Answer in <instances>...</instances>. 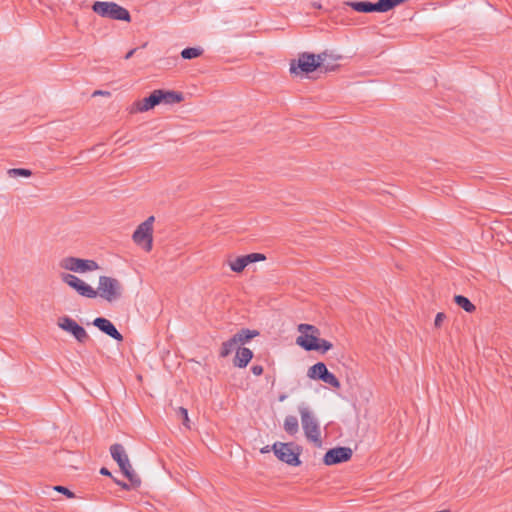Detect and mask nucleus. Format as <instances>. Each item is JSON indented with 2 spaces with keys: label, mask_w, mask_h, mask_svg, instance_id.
Returning <instances> with one entry per match:
<instances>
[{
  "label": "nucleus",
  "mask_w": 512,
  "mask_h": 512,
  "mask_svg": "<svg viewBox=\"0 0 512 512\" xmlns=\"http://www.w3.org/2000/svg\"><path fill=\"white\" fill-rule=\"evenodd\" d=\"M327 372L326 365L323 362H318L309 368L307 375L311 379L322 380Z\"/></svg>",
  "instance_id": "nucleus-17"
},
{
  "label": "nucleus",
  "mask_w": 512,
  "mask_h": 512,
  "mask_svg": "<svg viewBox=\"0 0 512 512\" xmlns=\"http://www.w3.org/2000/svg\"><path fill=\"white\" fill-rule=\"evenodd\" d=\"M238 345L235 337H231L229 340L222 343V347L220 350V356L221 357H227L230 355V353L235 349V347Z\"/></svg>",
  "instance_id": "nucleus-21"
},
{
  "label": "nucleus",
  "mask_w": 512,
  "mask_h": 512,
  "mask_svg": "<svg viewBox=\"0 0 512 512\" xmlns=\"http://www.w3.org/2000/svg\"><path fill=\"white\" fill-rule=\"evenodd\" d=\"M115 483L124 490H130L132 488L131 485L126 482L115 480Z\"/></svg>",
  "instance_id": "nucleus-35"
},
{
  "label": "nucleus",
  "mask_w": 512,
  "mask_h": 512,
  "mask_svg": "<svg viewBox=\"0 0 512 512\" xmlns=\"http://www.w3.org/2000/svg\"><path fill=\"white\" fill-rule=\"evenodd\" d=\"M445 318H446V316L444 313H442V312L437 313V315L435 317V321H434L435 327H437V328L440 327Z\"/></svg>",
  "instance_id": "nucleus-33"
},
{
  "label": "nucleus",
  "mask_w": 512,
  "mask_h": 512,
  "mask_svg": "<svg viewBox=\"0 0 512 512\" xmlns=\"http://www.w3.org/2000/svg\"><path fill=\"white\" fill-rule=\"evenodd\" d=\"M54 490L60 492V493H63L65 494L68 498H74L75 495L72 491H70L68 488L64 487V486H55L54 487Z\"/></svg>",
  "instance_id": "nucleus-31"
},
{
  "label": "nucleus",
  "mask_w": 512,
  "mask_h": 512,
  "mask_svg": "<svg viewBox=\"0 0 512 512\" xmlns=\"http://www.w3.org/2000/svg\"><path fill=\"white\" fill-rule=\"evenodd\" d=\"M92 10L103 18L125 22L131 21L129 11L115 2L96 1L92 5Z\"/></svg>",
  "instance_id": "nucleus-2"
},
{
  "label": "nucleus",
  "mask_w": 512,
  "mask_h": 512,
  "mask_svg": "<svg viewBox=\"0 0 512 512\" xmlns=\"http://www.w3.org/2000/svg\"><path fill=\"white\" fill-rule=\"evenodd\" d=\"M98 95H102V96H110V92L109 91H103V90H96L93 92L92 96H98Z\"/></svg>",
  "instance_id": "nucleus-36"
},
{
  "label": "nucleus",
  "mask_w": 512,
  "mask_h": 512,
  "mask_svg": "<svg viewBox=\"0 0 512 512\" xmlns=\"http://www.w3.org/2000/svg\"><path fill=\"white\" fill-rule=\"evenodd\" d=\"M59 268L73 273L85 274L96 271L100 268L99 264L92 259H83L74 256H66L59 260Z\"/></svg>",
  "instance_id": "nucleus-3"
},
{
  "label": "nucleus",
  "mask_w": 512,
  "mask_h": 512,
  "mask_svg": "<svg viewBox=\"0 0 512 512\" xmlns=\"http://www.w3.org/2000/svg\"><path fill=\"white\" fill-rule=\"evenodd\" d=\"M123 474L128 478L130 481V485L132 488H138L141 485V479L140 477L134 472L133 468L131 467L127 471L123 472Z\"/></svg>",
  "instance_id": "nucleus-25"
},
{
  "label": "nucleus",
  "mask_w": 512,
  "mask_h": 512,
  "mask_svg": "<svg viewBox=\"0 0 512 512\" xmlns=\"http://www.w3.org/2000/svg\"><path fill=\"white\" fill-rule=\"evenodd\" d=\"M8 174L11 177H16V176L29 177V176H31L32 172L30 170L24 169V168H14V169H10L8 171Z\"/></svg>",
  "instance_id": "nucleus-27"
},
{
  "label": "nucleus",
  "mask_w": 512,
  "mask_h": 512,
  "mask_svg": "<svg viewBox=\"0 0 512 512\" xmlns=\"http://www.w3.org/2000/svg\"><path fill=\"white\" fill-rule=\"evenodd\" d=\"M286 398H287V395H286V394H281V395H279L278 400H279L280 402H283Z\"/></svg>",
  "instance_id": "nucleus-41"
},
{
  "label": "nucleus",
  "mask_w": 512,
  "mask_h": 512,
  "mask_svg": "<svg viewBox=\"0 0 512 512\" xmlns=\"http://www.w3.org/2000/svg\"><path fill=\"white\" fill-rule=\"evenodd\" d=\"M136 50H137V49H136V48H134V49H131L130 51H128V52H127V54L125 55V59H126V60L130 59V58L134 55V53L136 52Z\"/></svg>",
  "instance_id": "nucleus-37"
},
{
  "label": "nucleus",
  "mask_w": 512,
  "mask_h": 512,
  "mask_svg": "<svg viewBox=\"0 0 512 512\" xmlns=\"http://www.w3.org/2000/svg\"><path fill=\"white\" fill-rule=\"evenodd\" d=\"M332 347H333V344L331 342H329L325 339L318 338L316 351H321L322 353H325L328 350H330Z\"/></svg>",
  "instance_id": "nucleus-29"
},
{
  "label": "nucleus",
  "mask_w": 512,
  "mask_h": 512,
  "mask_svg": "<svg viewBox=\"0 0 512 512\" xmlns=\"http://www.w3.org/2000/svg\"><path fill=\"white\" fill-rule=\"evenodd\" d=\"M324 383L331 385L334 388L340 387V381L337 379V377L331 373L329 370L326 374H324V377L322 380Z\"/></svg>",
  "instance_id": "nucleus-26"
},
{
  "label": "nucleus",
  "mask_w": 512,
  "mask_h": 512,
  "mask_svg": "<svg viewBox=\"0 0 512 512\" xmlns=\"http://www.w3.org/2000/svg\"><path fill=\"white\" fill-rule=\"evenodd\" d=\"M157 90H154L148 97L136 101L130 108V113L146 112L159 105Z\"/></svg>",
  "instance_id": "nucleus-12"
},
{
  "label": "nucleus",
  "mask_w": 512,
  "mask_h": 512,
  "mask_svg": "<svg viewBox=\"0 0 512 512\" xmlns=\"http://www.w3.org/2000/svg\"><path fill=\"white\" fill-rule=\"evenodd\" d=\"M347 5H349L352 9H354L357 12H362V13L377 12L376 3H372V2H368V1L348 2Z\"/></svg>",
  "instance_id": "nucleus-16"
},
{
  "label": "nucleus",
  "mask_w": 512,
  "mask_h": 512,
  "mask_svg": "<svg viewBox=\"0 0 512 512\" xmlns=\"http://www.w3.org/2000/svg\"><path fill=\"white\" fill-rule=\"evenodd\" d=\"M110 453L112 458L117 462L122 472L127 471L132 467L129 458L125 452L124 447L121 444H113L110 447Z\"/></svg>",
  "instance_id": "nucleus-13"
},
{
  "label": "nucleus",
  "mask_w": 512,
  "mask_h": 512,
  "mask_svg": "<svg viewBox=\"0 0 512 512\" xmlns=\"http://www.w3.org/2000/svg\"><path fill=\"white\" fill-rule=\"evenodd\" d=\"M93 325L114 340L118 342L123 341L122 334L117 330L115 325L110 320L104 317H97L94 319Z\"/></svg>",
  "instance_id": "nucleus-11"
},
{
  "label": "nucleus",
  "mask_w": 512,
  "mask_h": 512,
  "mask_svg": "<svg viewBox=\"0 0 512 512\" xmlns=\"http://www.w3.org/2000/svg\"><path fill=\"white\" fill-rule=\"evenodd\" d=\"M244 257H245L247 265H249L250 263L258 262V261H263L266 258L265 255L261 254V253H251V254L245 255Z\"/></svg>",
  "instance_id": "nucleus-28"
},
{
  "label": "nucleus",
  "mask_w": 512,
  "mask_h": 512,
  "mask_svg": "<svg viewBox=\"0 0 512 512\" xmlns=\"http://www.w3.org/2000/svg\"><path fill=\"white\" fill-rule=\"evenodd\" d=\"M455 303L460 306L464 311L472 313L476 310L475 305L465 296L456 295L454 297Z\"/></svg>",
  "instance_id": "nucleus-20"
},
{
  "label": "nucleus",
  "mask_w": 512,
  "mask_h": 512,
  "mask_svg": "<svg viewBox=\"0 0 512 512\" xmlns=\"http://www.w3.org/2000/svg\"><path fill=\"white\" fill-rule=\"evenodd\" d=\"M177 416L182 419L183 425L189 428V417L187 409L184 407H179L177 410Z\"/></svg>",
  "instance_id": "nucleus-30"
},
{
  "label": "nucleus",
  "mask_w": 512,
  "mask_h": 512,
  "mask_svg": "<svg viewBox=\"0 0 512 512\" xmlns=\"http://www.w3.org/2000/svg\"><path fill=\"white\" fill-rule=\"evenodd\" d=\"M406 0H398V4L405 2Z\"/></svg>",
  "instance_id": "nucleus-43"
},
{
  "label": "nucleus",
  "mask_w": 512,
  "mask_h": 512,
  "mask_svg": "<svg viewBox=\"0 0 512 512\" xmlns=\"http://www.w3.org/2000/svg\"><path fill=\"white\" fill-rule=\"evenodd\" d=\"M298 331L300 335L296 338V344L306 351L317 350L319 329L310 324H299Z\"/></svg>",
  "instance_id": "nucleus-6"
},
{
  "label": "nucleus",
  "mask_w": 512,
  "mask_h": 512,
  "mask_svg": "<svg viewBox=\"0 0 512 512\" xmlns=\"http://www.w3.org/2000/svg\"><path fill=\"white\" fill-rule=\"evenodd\" d=\"M100 473H101L102 475H105V476H111L110 471H109L106 467H102V468L100 469Z\"/></svg>",
  "instance_id": "nucleus-38"
},
{
  "label": "nucleus",
  "mask_w": 512,
  "mask_h": 512,
  "mask_svg": "<svg viewBox=\"0 0 512 512\" xmlns=\"http://www.w3.org/2000/svg\"><path fill=\"white\" fill-rule=\"evenodd\" d=\"M275 456L282 462L290 466H299L300 448L294 443L276 442L271 446Z\"/></svg>",
  "instance_id": "nucleus-5"
},
{
  "label": "nucleus",
  "mask_w": 512,
  "mask_h": 512,
  "mask_svg": "<svg viewBox=\"0 0 512 512\" xmlns=\"http://www.w3.org/2000/svg\"><path fill=\"white\" fill-rule=\"evenodd\" d=\"M229 266L231 268L232 271L236 272V273H240L242 272L248 265L246 263V260H245V257L244 256H240V257H237L234 261H231L229 263Z\"/></svg>",
  "instance_id": "nucleus-24"
},
{
  "label": "nucleus",
  "mask_w": 512,
  "mask_h": 512,
  "mask_svg": "<svg viewBox=\"0 0 512 512\" xmlns=\"http://www.w3.org/2000/svg\"><path fill=\"white\" fill-rule=\"evenodd\" d=\"M60 278L65 284L76 290L77 293L83 297L93 299L99 296L109 303L117 302L123 297L124 287L118 279L113 277L100 276L97 289H94L83 280L70 273H61Z\"/></svg>",
  "instance_id": "nucleus-1"
},
{
  "label": "nucleus",
  "mask_w": 512,
  "mask_h": 512,
  "mask_svg": "<svg viewBox=\"0 0 512 512\" xmlns=\"http://www.w3.org/2000/svg\"><path fill=\"white\" fill-rule=\"evenodd\" d=\"M322 67H324L325 71L334 70V66H331V64H324Z\"/></svg>",
  "instance_id": "nucleus-39"
},
{
  "label": "nucleus",
  "mask_w": 512,
  "mask_h": 512,
  "mask_svg": "<svg viewBox=\"0 0 512 512\" xmlns=\"http://www.w3.org/2000/svg\"><path fill=\"white\" fill-rule=\"evenodd\" d=\"M57 325L63 331L70 333L79 343H85L89 339L86 330L68 316L58 318Z\"/></svg>",
  "instance_id": "nucleus-9"
},
{
  "label": "nucleus",
  "mask_w": 512,
  "mask_h": 512,
  "mask_svg": "<svg viewBox=\"0 0 512 512\" xmlns=\"http://www.w3.org/2000/svg\"><path fill=\"white\" fill-rule=\"evenodd\" d=\"M313 5H314V7H316V8H321V5H320V4H313Z\"/></svg>",
  "instance_id": "nucleus-42"
},
{
  "label": "nucleus",
  "mask_w": 512,
  "mask_h": 512,
  "mask_svg": "<svg viewBox=\"0 0 512 512\" xmlns=\"http://www.w3.org/2000/svg\"><path fill=\"white\" fill-rule=\"evenodd\" d=\"M251 371L254 375L259 376L263 373V367L261 365H253Z\"/></svg>",
  "instance_id": "nucleus-34"
},
{
  "label": "nucleus",
  "mask_w": 512,
  "mask_h": 512,
  "mask_svg": "<svg viewBox=\"0 0 512 512\" xmlns=\"http://www.w3.org/2000/svg\"><path fill=\"white\" fill-rule=\"evenodd\" d=\"M298 411L301 416V423L305 433V436L308 440L321 444L320 439V427L317 419L314 417L313 413L309 410L305 405H300L298 407Z\"/></svg>",
  "instance_id": "nucleus-4"
},
{
  "label": "nucleus",
  "mask_w": 512,
  "mask_h": 512,
  "mask_svg": "<svg viewBox=\"0 0 512 512\" xmlns=\"http://www.w3.org/2000/svg\"><path fill=\"white\" fill-rule=\"evenodd\" d=\"M316 61V55L313 53H301L297 60H292L290 63V72L292 74L311 73L319 68V63Z\"/></svg>",
  "instance_id": "nucleus-8"
},
{
  "label": "nucleus",
  "mask_w": 512,
  "mask_h": 512,
  "mask_svg": "<svg viewBox=\"0 0 512 512\" xmlns=\"http://www.w3.org/2000/svg\"><path fill=\"white\" fill-rule=\"evenodd\" d=\"M258 331L256 330H250V329H241L239 332H237L234 337L237 341V343L245 344L252 338L256 337L258 335Z\"/></svg>",
  "instance_id": "nucleus-19"
},
{
  "label": "nucleus",
  "mask_w": 512,
  "mask_h": 512,
  "mask_svg": "<svg viewBox=\"0 0 512 512\" xmlns=\"http://www.w3.org/2000/svg\"><path fill=\"white\" fill-rule=\"evenodd\" d=\"M270 449H272L270 446H265L264 448L261 449V453H268Z\"/></svg>",
  "instance_id": "nucleus-40"
},
{
  "label": "nucleus",
  "mask_w": 512,
  "mask_h": 512,
  "mask_svg": "<svg viewBox=\"0 0 512 512\" xmlns=\"http://www.w3.org/2000/svg\"><path fill=\"white\" fill-rule=\"evenodd\" d=\"M327 57H328V53L326 51L316 55L315 62L319 63V68H321L325 64Z\"/></svg>",
  "instance_id": "nucleus-32"
},
{
  "label": "nucleus",
  "mask_w": 512,
  "mask_h": 512,
  "mask_svg": "<svg viewBox=\"0 0 512 512\" xmlns=\"http://www.w3.org/2000/svg\"><path fill=\"white\" fill-rule=\"evenodd\" d=\"M159 102L164 104L180 103L183 100V94L175 91L157 90Z\"/></svg>",
  "instance_id": "nucleus-14"
},
{
  "label": "nucleus",
  "mask_w": 512,
  "mask_h": 512,
  "mask_svg": "<svg viewBox=\"0 0 512 512\" xmlns=\"http://www.w3.org/2000/svg\"><path fill=\"white\" fill-rule=\"evenodd\" d=\"M253 357V352L246 347L239 348L236 351L234 365L239 368H245Z\"/></svg>",
  "instance_id": "nucleus-15"
},
{
  "label": "nucleus",
  "mask_w": 512,
  "mask_h": 512,
  "mask_svg": "<svg viewBox=\"0 0 512 512\" xmlns=\"http://www.w3.org/2000/svg\"><path fill=\"white\" fill-rule=\"evenodd\" d=\"M283 428L289 435H295L299 431L297 417L293 415L287 416L284 420Z\"/></svg>",
  "instance_id": "nucleus-18"
},
{
  "label": "nucleus",
  "mask_w": 512,
  "mask_h": 512,
  "mask_svg": "<svg viewBox=\"0 0 512 512\" xmlns=\"http://www.w3.org/2000/svg\"><path fill=\"white\" fill-rule=\"evenodd\" d=\"M203 53V49L199 47H188L181 51V56L183 59H194L201 56Z\"/></svg>",
  "instance_id": "nucleus-23"
},
{
  "label": "nucleus",
  "mask_w": 512,
  "mask_h": 512,
  "mask_svg": "<svg viewBox=\"0 0 512 512\" xmlns=\"http://www.w3.org/2000/svg\"><path fill=\"white\" fill-rule=\"evenodd\" d=\"M154 217H148L142 222L133 233V241L142 246L146 251L152 249V231H153Z\"/></svg>",
  "instance_id": "nucleus-7"
},
{
  "label": "nucleus",
  "mask_w": 512,
  "mask_h": 512,
  "mask_svg": "<svg viewBox=\"0 0 512 512\" xmlns=\"http://www.w3.org/2000/svg\"><path fill=\"white\" fill-rule=\"evenodd\" d=\"M352 454V449L349 447H335L326 452L323 462L328 466L339 464L350 460Z\"/></svg>",
  "instance_id": "nucleus-10"
},
{
  "label": "nucleus",
  "mask_w": 512,
  "mask_h": 512,
  "mask_svg": "<svg viewBox=\"0 0 512 512\" xmlns=\"http://www.w3.org/2000/svg\"><path fill=\"white\" fill-rule=\"evenodd\" d=\"M398 4V0H378L376 2V10L377 12H387L394 7H396Z\"/></svg>",
  "instance_id": "nucleus-22"
}]
</instances>
